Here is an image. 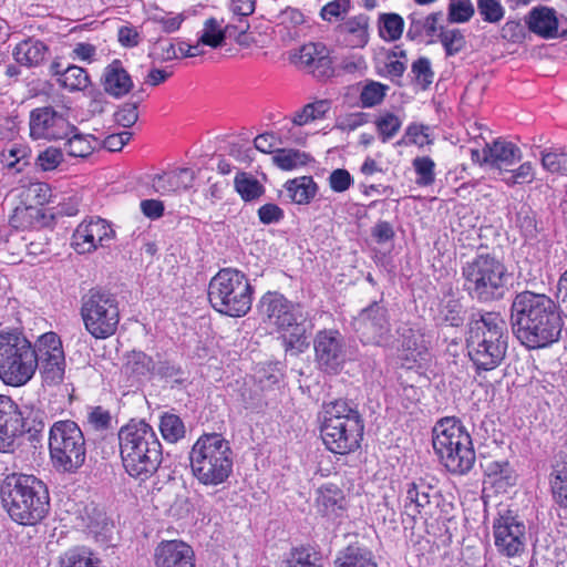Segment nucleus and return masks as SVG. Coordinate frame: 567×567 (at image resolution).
Listing matches in <instances>:
<instances>
[{
	"instance_id": "1",
	"label": "nucleus",
	"mask_w": 567,
	"mask_h": 567,
	"mask_svg": "<svg viewBox=\"0 0 567 567\" xmlns=\"http://www.w3.org/2000/svg\"><path fill=\"white\" fill-rule=\"evenodd\" d=\"M512 310L515 336L527 349H544L559 340L564 321L558 305L549 296L522 291L515 296Z\"/></svg>"
},
{
	"instance_id": "2",
	"label": "nucleus",
	"mask_w": 567,
	"mask_h": 567,
	"mask_svg": "<svg viewBox=\"0 0 567 567\" xmlns=\"http://www.w3.org/2000/svg\"><path fill=\"white\" fill-rule=\"evenodd\" d=\"M465 346L477 375L497 369L505 359L508 332L499 312L486 311L473 316L467 324Z\"/></svg>"
},
{
	"instance_id": "3",
	"label": "nucleus",
	"mask_w": 567,
	"mask_h": 567,
	"mask_svg": "<svg viewBox=\"0 0 567 567\" xmlns=\"http://www.w3.org/2000/svg\"><path fill=\"white\" fill-rule=\"evenodd\" d=\"M120 457L125 472L133 478L145 482L162 463V444L144 420H130L117 433Z\"/></svg>"
},
{
	"instance_id": "4",
	"label": "nucleus",
	"mask_w": 567,
	"mask_h": 567,
	"mask_svg": "<svg viewBox=\"0 0 567 567\" xmlns=\"http://www.w3.org/2000/svg\"><path fill=\"white\" fill-rule=\"evenodd\" d=\"M0 497L10 518L23 526L38 525L50 509L48 487L34 475H7L0 485Z\"/></svg>"
},
{
	"instance_id": "5",
	"label": "nucleus",
	"mask_w": 567,
	"mask_h": 567,
	"mask_svg": "<svg viewBox=\"0 0 567 567\" xmlns=\"http://www.w3.org/2000/svg\"><path fill=\"white\" fill-rule=\"evenodd\" d=\"M365 423L355 403L337 399L323 405L320 436L327 451L347 456L362 446Z\"/></svg>"
},
{
	"instance_id": "6",
	"label": "nucleus",
	"mask_w": 567,
	"mask_h": 567,
	"mask_svg": "<svg viewBox=\"0 0 567 567\" xmlns=\"http://www.w3.org/2000/svg\"><path fill=\"white\" fill-rule=\"evenodd\" d=\"M257 308L262 322L274 328L286 353L299 355L309 348L299 303L278 291H267L260 297Z\"/></svg>"
},
{
	"instance_id": "7",
	"label": "nucleus",
	"mask_w": 567,
	"mask_h": 567,
	"mask_svg": "<svg viewBox=\"0 0 567 567\" xmlns=\"http://www.w3.org/2000/svg\"><path fill=\"white\" fill-rule=\"evenodd\" d=\"M463 290L472 300L488 303L503 299L511 274L505 262L492 252H480L462 264Z\"/></svg>"
},
{
	"instance_id": "8",
	"label": "nucleus",
	"mask_w": 567,
	"mask_h": 567,
	"mask_svg": "<svg viewBox=\"0 0 567 567\" xmlns=\"http://www.w3.org/2000/svg\"><path fill=\"white\" fill-rule=\"evenodd\" d=\"M188 460L192 475L204 486L221 485L233 474V450L219 433L202 434L193 444Z\"/></svg>"
},
{
	"instance_id": "9",
	"label": "nucleus",
	"mask_w": 567,
	"mask_h": 567,
	"mask_svg": "<svg viewBox=\"0 0 567 567\" xmlns=\"http://www.w3.org/2000/svg\"><path fill=\"white\" fill-rule=\"evenodd\" d=\"M432 445L450 473L464 475L473 468L476 454L472 436L460 419H440L432 429Z\"/></svg>"
},
{
	"instance_id": "10",
	"label": "nucleus",
	"mask_w": 567,
	"mask_h": 567,
	"mask_svg": "<svg viewBox=\"0 0 567 567\" xmlns=\"http://www.w3.org/2000/svg\"><path fill=\"white\" fill-rule=\"evenodd\" d=\"M254 287L247 275L236 268H221L209 281L208 301L220 315L240 318L252 306Z\"/></svg>"
},
{
	"instance_id": "11",
	"label": "nucleus",
	"mask_w": 567,
	"mask_h": 567,
	"mask_svg": "<svg viewBox=\"0 0 567 567\" xmlns=\"http://www.w3.org/2000/svg\"><path fill=\"white\" fill-rule=\"evenodd\" d=\"M37 370V346L21 330L0 331V380L9 386H23Z\"/></svg>"
},
{
	"instance_id": "12",
	"label": "nucleus",
	"mask_w": 567,
	"mask_h": 567,
	"mask_svg": "<svg viewBox=\"0 0 567 567\" xmlns=\"http://www.w3.org/2000/svg\"><path fill=\"white\" fill-rule=\"evenodd\" d=\"M80 317L84 330L96 340L113 337L121 321L120 302L110 289L95 286L82 293Z\"/></svg>"
},
{
	"instance_id": "13",
	"label": "nucleus",
	"mask_w": 567,
	"mask_h": 567,
	"mask_svg": "<svg viewBox=\"0 0 567 567\" xmlns=\"http://www.w3.org/2000/svg\"><path fill=\"white\" fill-rule=\"evenodd\" d=\"M49 455L60 473H76L86 460V441L79 424L72 420L55 421L49 431Z\"/></svg>"
},
{
	"instance_id": "14",
	"label": "nucleus",
	"mask_w": 567,
	"mask_h": 567,
	"mask_svg": "<svg viewBox=\"0 0 567 567\" xmlns=\"http://www.w3.org/2000/svg\"><path fill=\"white\" fill-rule=\"evenodd\" d=\"M50 196L45 183H31L17 189L11 199L9 224L17 230H39L49 227L53 216L48 215L43 205Z\"/></svg>"
},
{
	"instance_id": "15",
	"label": "nucleus",
	"mask_w": 567,
	"mask_h": 567,
	"mask_svg": "<svg viewBox=\"0 0 567 567\" xmlns=\"http://www.w3.org/2000/svg\"><path fill=\"white\" fill-rule=\"evenodd\" d=\"M492 527L494 545L501 557L512 559L525 554L527 547L526 525L512 509L498 513Z\"/></svg>"
},
{
	"instance_id": "16",
	"label": "nucleus",
	"mask_w": 567,
	"mask_h": 567,
	"mask_svg": "<svg viewBox=\"0 0 567 567\" xmlns=\"http://www.w3.org/2000/svg\"><path fill=\"white\" fill-rule=\"evenodd\" d=\"M116 237L111 221L100 216L83 219L73 230L71 247L79 255H89L109 248Z\"/></svg>"
},
{
	"instance_id": "17",
	"label": "nucleus",
	"mask_w": 567,
	"mask_h": 567,
	"mask_svg": "<svg viewBox=\"0 0 567 567\" xmlns=\"http://www.w3.org/2000/svg\"><path fill=\"white\" fill-rule=\"evenodd\" d=\"M30 136L33 140H65L75 130L68 116L53 106L35 107L29 117Z\"/></svg>"
},
{
	"instance_id": "18",
	"label": "nucleus",
	"mask_w": 567,
	"mask_h": 567,
	"mask_svg": "<svg viewBox=\"0 0 567 567\" xmlns=\"http://www.w3.org/2000/svg\"><path fill=\"white\" fill-rule=\"evenodd\" d=\"M37 351L43 382L48 385L62 383L65 372V357L60 337L55 332L42 334L37 341Z\"/></svg>"
},
{
	"instance_id": "19",
	"label": "nucleus",
	"mask_w": 567,
	"mask_h": 567,
	"mask_svg": "<svg viewBox=\"0 0 567 567\" xmlns=\"http://www.w3.org/2000/svg\"><path fill=\"white\" fill-rule=\"evenodd\" d=\"M291 63L319 81L334 75L331 50L323 42H307L291 55Z\"/></svg>"
},
{
	"instance_id": "20",
	"label": "nucleus",
	"mask_w": 567,
	"mask_h": 567,
	"mask_svg": "<svg viewBox=\"0 0 567 567\" xmlns=\"http://www.w3.org/2000/svg\"><path fill=\"white\" fill-rule=\"evenodd\" d=\"M315 359L323 372L337 374L346 362L343 338L339 330L323 329L316 333L313 340Z\"/></svg>"
},
{
	"instance_id": "21",
	"label": "nucleus",
	"mask_w": 567,
	"mask_h": 567,
	"mask_svg": "<svg viewBox=\"0 0 567 567\" xmlns=\"http://www.w3.org/2000/svg\"><path fill=\"white\" fill-rule=\"evenodd\" d=\"M431 341L421 328H406L401 333L398 358L408 370L420 369L431 361Z\"/></svg>"
},
{
	"instance_id": "22",
	"label": "nucleus",
	"mask_w": 567,
	"mask_h": 567,
	"mask_svg": "<svg viewBox=\"0 0 567 567\" xmlns=\"http://www.w3.org/2000/svg\"><path fill=\"white\" fill-rule=\"evenodd\" d=\"M353 326L364 344L379 346L390 332L388 310L378 302H373L354 318Z\"/></svg>"
},
{
	"instance_id": "23",
	"label": "nucleus",
	"mask_w": 567,
	"mask_h": 567,
	"mask_svg": "<svg viewBox=\"0 0 567 567\" xmlns=\"http://www.w3.org/2000/svg\"><path fill=\"white\" fill-rule=\"evenodd\" d=\"M24 419L19 404L9 395L0 394V452L12 453L16 440L23 433Z\"/></svg>"
},
{
	"instance_id": "24",
	"label": "nucleus",
	"mask_w": 567,
	"mask_h": 567,
	"mask_svg": "<svg viewBox=\"0 0 567 567\" xmlns=\"http://www.w3.org/2000/svg\"><path fill=\"white\" fill-rule=\"evenodd\" d=\"M155 567H195V551L183 540H162L153 554Z\"/></svg>"
},
{
	"instance_id": "25",
	"label": "nucleus",
	"mask_w": 567,
	"mask_h": 567,
	"mask_svg": "<svg viewBox=\"0 0 567 567\" xmlns=\"http://www.w3.org/2000/svg\"><path fill=\"white\" fill-rule=\"evenodd\" d=\"M338 42L350 49H362L370 40V17L358 13L342 20L334 29Z\"/></svg>"
},
{
	"instance_id": "26",
	"label": "nucleus",
	"mask_w": 567,
	"mask_h": 567,
	"mask_svg": "<svg viewBox=\"0 0 567 567\" xmlns=\"http://www.w3.org/2000/svg\"><path fill=\"white\" fill-rule=\"evenodd\" d=\"M525 23L532 33L545 40L567 37V27L559 32L557 11L551 7L532 8L525 17Z\"/></svg>"
},
{
	"instance_id": "27",
	"label": "nucleus",
	"mask_w": 567,
	"mask_h": 567,
	"mask_svg": "<svg viewBox=\"0 0 567 567\" xmlns=\"http://www.w3.org/2000/svg\"><path fill=\"white\" fill-rule=\"evenodd\" d=\"M50 73L58 84L69 92L84 91L91 85L87 71L75 64L64 65L59 58L50 64Z\"/></svg>"
},
{
	"instance_id": "28",
	"label": "nucleus",
	"mask_w": 567,
	"mask_h": 567,
	"mask_svg": "<svg viewBox=\"0 0 567 567\" xmlns=\"http://www.w3.org/2000/svg\"><path fill=\"white\" fill-rule=\"evenodd\" d=\"M194 173L189 168H181L157 174L152 178V188L162 196H171L187 190L193 186Z\"/></svg>"
},
{
	"instance_id": "29",
	"label": "nucleus",
	"mask_w": 567,
	"mask_h": 567,
	"mask_svg": "<svg viewBox=\"0 0 567 567\" xmlns=\"http://www.w3.org/2000/svg\"><path fill=\"white\" fill-rule=\"evenodd\" d=\"M347 506L346 494L337 484L327 483L317 489L316 507L322 516L339 517Z\"/></svg>"
},
{
	"instance_id": "30",
	"label": "nucleus",
	"mask_w": 567,
	"mask_h": 567,
	"mask_svg": "<svg viewBox=\"0 0 567 567\" xmlns=\"http://www.w3.org/2000/svg\"><path fill=\"white\" fill-rule=\"evenodd\" d=\"M49 52V47L41 40L27 38L12 50L14 61L23 66L33 68L40 65Z\"/></svg>"
},
{
	"instance_id": "31",
	"label": "nucleus",
	"mask_w": 567,
	"mask_h": 567,
	"mask_svg": "<svg viewBox=\"0 0 567 567\" xmlns=\"http://www.w3.org/2000/svg\"><path fill=\"white\" fill-rule=\"evenodd\" d=\"M549 488L554 503L567 509V453L560 452L551 464Z\"/></svg>"
},
{
	"instance_id": "32",
	"label": "nucleus",
	"mask_w": 567,
	"mask_h": 567,
	"mask_svg": "<svg viewBox=\"0 0 567 567\" xmlns=\"http://www.w3.org/2000/svg\"><path fill=\"white\" fill-rule=\"evenodd\" d=\"M287 197L296 205H309L318 194L319 186L312 176H299L284 184Z\"/></svg>"
},
{
	"instance_id": "33",
	"label": "nucleus",
	"mask_w": 567,
	"mask_h": 567,
	"mask_svg": "<svg viewBox=\"0 0 567 567\" xmlns=\"http://www.w3.org/2000/svg\"><path fill=\"white\" fill-rule=\"evenodd\" d=\"M133 87V82L123 68L120 60H114L106 69L104 73V89L107 93L115 97H121L127 94Z\"/></svg>"
},
{
	"instance_id": "34",
	"label": "nucleus",
	"mask_w": 567,
	"mask_h": 567,
	"mask_svg": "<svg viewBox=\"0 0 567 567\" xmlns=\"http://www.w3.org/2000/svg\"><path fill=\"white\" fill-rule=\"evenodd\" d=\"M54 567H103L102 560L86 546H73L61 553Z\"/></svg>"
},
{
	"instance_id": "35",
	"label": "nucleus",
	"mask_w": 567,
	"mask_h": 567,
	"mask_svg": "<svg viewBox=\"0 0 567 567\" xmlns=\"http://www.w3.org/2000/svg\"><path fill=\"white\" fill-rule=\"evenodd\" d=\"M125 374L136 381L148 379L155 371L154 359L141 350L126 353L123 364Z\"/></svg>"
},
{
	"instance_id": "36",
	"label": "nucleus",
	"mask_w": 567,
	"mask_h": 567,
	"mask_svg": "<svg viewBox=\"0 0 567 567\" xmlns=\"http://www.w3.org/2000/svg\"><path fill=\"white\" fill-rule=\"evenodd\" d=\"M487 152L491 156V165L499 169H506V167L522 158L520 148L516 144L502 140H496L491 144L488 143Z\"/></svg>"
},
{
	"instance_id": "37",
	"label": "nucleus",
	"mask_w": 567,
	"mask_h": 567,
	"mask_svg": "<svg viewBox=\"0 0 567 567\" xmlns=\"http://www.w3.org/2000/svg\"><path fill=\"white\" fill-rule=\"evenodd\" d=\"M442 12H432L422 20H412L408 35L411 39L424 38L427 43H436L441 37V30L445 28L440 23Z\"/></svg>"
},
{
	"instance_id": "38",
	"label": "nucleus",
	"mask_w": 567,
	"mask_h": 567,
	"mask_svg": "<svg viewBox=\"0 0 567 567\" xmlns=\"http://www.w3.org/2000/svg\"><path fill=\"white\" fill-rule=\"evenodd\" d=\"M99 145L97 138L92 134H84L75 130L70 133L64 143V151L71 157L87 158Z\"/></svg>"
},
{
	"instance_id": "39",
	"label": "nucleus",
	"mask_w": 567,
	"mask_h": 567,
	"mask_svg": "<svg viewBox=\"0 0 567 567\" xmlns=\"http://www.w3.org/2000/svg\"><path fill=\"white\" fill-rule=\"evenodd\" d=\"M389 89V85L374 80H365L363 82L358 83V105L361 109H372L380 105L384 101Z\"/></svg>"
},
{
	"instance_id": "40",
	"label": "nucleus",
	"mask_w": 567,
	"mask_h": 567,
	"mask_svg": "<svg viewBox=\"0 0 567 567\" xmlns=\"http://www.w3.org/2000/svg\"><path fill=\"white\" fill-rule=\"evenodd\" d=\"M404 19L395 12H383L378 18V31L382 40L394 42L401 39L404 31Z\"/></svg>"
},
{
	"instance_id": "41",
	"label": "nucleus",
	"mask_w": 567,
	"mask_h": 567,
	"mask_svg": "<svg viewBox=\"0 0 567 567\" xmlns=\"http://www.w3.org/2000/svg\"><path fill=\"white\" fill-rule=\"evenodd\" d=\"M331 110V101L328 99L317 100L306 104L299 111L295 112L291 121L295 125L303 126L313 121L322 120Z\"/></svg>"
},
{
	"instance_id": "42",
	"label": "nucleus",
	"mask_w": 567,
	"mask_h": 567,
	"mask_svg": "<svg viewBox=\"0 0 567 567\" xmlns=\"http://www.w3.org/2000/svg\"><path fill=\"white\" fill-rule=\"evenodd\" d=\"M334 567H378V564L371 550L349 546L342 556L337 558Z\"/></svg>"
},
{
	"instance_id": "43",
	"label": "nucleus",
	"mask_w": 567,
	"mask_h": 567,
	"mask_svg": "<svg viewBox=\"0 0 567 567\" xmlns=\"http://www.w3.org/2000/svg\"><path fill=\"white\" fill-rule=\"evenodd\" d=\"M540 164L546 172L567 177V152L563 147L544 148Z\"/></svg>"
},
{
	"instance_id": "44",
	"label": "nucleus",
	"mask_w": 567,
	"mask_h": 567,
	"mask_svg": "<svg viewBox=\"0 0 567 567\" xmlns=\"http://www.w3.org/2000/svg\"><path fill=\"white\" fill-rule=\"evenodd\" d=\"M159 432L167 443H176L184 439L186 429L183 420L174 413L165 412L159 417Z\"/></svg>"
},
{
	"instance_id": "45",
	"label": "nucleus",
	"mask_w": 567,
	"mask_h": 567,
	"mask_svg": "<svg viewBox=\"0 0 567 567\" xmlns=\"http://www.w3.org/2000/svg\"><path fill=\"white\" fill-rule=\"evenodd\" d=\"M234 186L245 202L255 200L265 193V188L259 181L245 172L236 174Z\"/></svg>"
},
{
	"instance_id": "46",
	"label": "nucleus",
	"mask_w": 567,
	"mask_h": 567,
	"mask_svg": "<svg viewBox=\"0 0 567 567\" xmlns=\"http://www.w3.org/2000/svg\"><path fill=\"white\" fill-rule=\"evenodd\" d=\"M430 504V496L424 491H420L415 483H411L406 489L404 503V513L413 520L422 514V511Z\"/></svg>"
},
{
	"instance_id": "47",
	"label": "nucleus",
	"mask_w": 567,
	"mask_h": 567,
	"mask_svg": "<svg viewBox=\"0 0 567 567\" xmlns=\"http://www.w3.org/2000/svg\"><path fill=\"white\" fill-rule=\"evenodd\" d=\"M309 156L298 150L280 148L272 156L274 164L282 171H292L308 163Z\"/></svg>"
},
{
	"instance_id": "48",
	"label": "nucleus",
	"mask_w": 567,
	"mask_h": 567,
	"mask_svg": "<svg viewBox=\"0 0 567 567\" xmlns=\"http://www.w3.org/2000/svg\"><path fill=\"white\" fill-rule=\"evenodd\" d=\"M286 567H322V564L316 550L309 546H299L291 548Z\"/></svg>"
},
{
	"instance_id": "49",
	"label": "nucleus",
	"mask_w": 567,
	"mask_h": 567,
	"mask_svg": "<svg viewBox=\"0 0 567 567\" xmlns=\"http://www.w3.org/2000/svg\"><path fill=\"white\" fill-rule=\"evenodd\" d=\"M256 0H228L227 8L231 13L233 19H236L240 24L234 27L240 34H245L249 30V24L245 19L251 16L256 10Z\"/></svg>"
},
{
	"instance_id": "50",
	"label": "nucleus",
	"mask_w": 567,
	"mask_h": 567,
	"mask_svg": "<svg viewBox=\"0 0 567 567\" xmlns=\"http://www.w3.org/2000/svg\"><path fill=\"white\" fill-rule=\"evenodd\" d=\"M435 162L427 155L416 156L412 161V167L416 175L415 184L420 187H427L435 182Z\"/></svg>"
},
{
	"instance_id": "51",
	"label": "nucleus",
	"mask_w": 567,
	"mask_h": 567,
	"mask_svg": "<svg viewBox=\"0 0 567 567\" xmlns=\"http://www.w3.org/2000/svg\"><path fill=\"white\" fill-rule=\"evenodd\" d=\"M231 25L227 24L223 30L215 18H209L204 22L203 33L199 37V43L210 48H218L225 42V33Z\"/></svg>"
},
{
	"instance_id": "52",
	"label": "nucleus",
	"mask_w": 567,
	"mask_h": 567,
	"mask_svg": "<svg viewBox=\"0 0 567 567\" xmlns=\"http://www.w3.org/2000/svg\"><path fill=\"white\" fill-rule=\"evenodd\" d=\"M374 125L380 140L386 143L400 132L402 121L394 113L384 112L375 118Z\"/></svg>"
},
{
	"instance_id": "53",
	"label": "nucleus",
	"mask_w": 567,
	"mask_h": 567,
	"mask_svg": "<svg viewBox=\"0 0 567 567\" xmlns=\"http://www.w3.org/2000/svg\"><path fill=\"white\" fill-rule=\"evenodd\" d=\"M437 42H441L443 45L446 56L460 53L466 44L463 32L456 28L441 30V37Z\"/></svg>"
},
{
	"instance_id": "54",
	"label": "nucleus",
	"mask_w": 567,
	"mask_h": 567,
	"mask_svg": "<svg viewBox=\"0 0 567 567\" xmlns=\"http://www.w3.org/2000/svg\"><path fill=\"white\" fill-rule=\"evenodd\" d=\"M443 322L451 327H460L464 322V308L458 299H449L443 302L439 311Z\"/></svg>"
},
{
	"instance_id": "55",
	"label": "nucleus",
	"mask_w": 567,
	"mask_h": 567,
	"mask_svg": "<svg viewBox=\"0 0 567 567\" xmlns=\"http://www.w3.org/2000/svg\"><path fill=\"white\" fill-rule=\"evenodd\" d=\"M411 73L415 83L422 90H426L433 83L434 72L431 66V61L426 56H420L413 61L411 65Z\"/></svg>"
},
{
	"instance_id": "56",
	"label": "nucleus",
	"mask_w": 567,
	"mask_h": 567,
	"mask_svg": "<svg viewBox=\"0 0 567 567\" xmlns=\"http://www.w3.org/2000/svg\"><path fill=\"white\" fill-rule=\"evenodd\" d=\"M475 13L471 0H450L447 8L449 21L453 23H465L470 21Z\"/></svg>"
},
{
	"instance_id": "57",
	"label": "nucleus",
	"mask_w": 567,
	"mask_h": 567,
	"mask_svg": "<svg viewBox=\"0 0 567 567\" xmlns=\"http://www.w3.org/2000/svg\"><path fill=\"white\" fill-rule=\"evenodd\" d=\"M478 13L484 22L498 23L505 16L501 0H476Z\"/></svg>"
},
{
	"instance_id": "58",
	"label": "nucleus",
	"mask_w": 567,
	"mask_h": 567,
	"mask_svg": "<svg viewBox=\"0 0 567 567\" xmlns=\"http://www.w3.org/2000/svg\"><path fill=\"white\" fill-rule=\"evenodd\" d=\"M535 179L534 165L530 162L520 164L517 168L509 171V175L503 182L512 187L517 184H530Z\"/></svg>"
},
{
	"instance_id": "59",
	"label": "nucleus",
	"mask_w": 567,
	"mask_h": 567,
	"mask_svg": "<svg viewBox=\"0 0 567 567\" xmlns=\"http://www.w3.org/2000/svg\"><path fill=\"white\" fill-rule=\"evenodd\" d=\"M86 419L94 431L103 432L112 429L111 412L101 405L91 408Z\"/></svg>"
},
{
	"instance_id": "60",
	"label": "nucleus",
	"mask_w": 567,
	"mask_h": 567,
	"mask_svg": "<svg viewBox=\"0 0 567 567\" xmlns=\"http://www.w3.org/2000/svg\"><path fill=\"white\" fill-rule=\"evenodd\" d=\"M501 37L509 43L519 44L526 39V30L519 20H507L501 29Z\"/></svg>"
},
{
	"instance_id": "61",
	"label": "nucleus",
	"mask_w": 567,
	"mask_h": 567,
	"mask_svg": "<svg viewBox=\"0 0 567 567\" xmlns=\"http://www.w3.org/2000/svg\"><path fill=\"white\" fill-rule=\"evenodd\" d=\"M138 102H126L114 113L115 122L125 127H132L138 120Z\"/></svg>"
},
{
	"instance_id": "62",
	"label": "nucleus",
	"mask_w": 567,
	"mask_h": 567,
	"mask_svg": "<svg viewBox=\"0 0 567 567\" xmlns=\"http://www.w3.org/2000/svg\"><path fill=\"white\" fill-rule=\"evenodd\" d=\"M351 7V0H332L326 3L320 10V17L323 21L332 22L342 14H346Z\"/></svg>"
},
{
	"instance_id": "63",
	"label": "nucleus",
	"mask_w": 567,
	"mask_h": 567,
	"mask_svg": "<svg viewBox=\"0 0 567 567\" xmlns=\"http://www.w3.org/2000/svg\"><path fill=\"white\" fill-rule=\"evenodd\" d=\"M401 143L414 144L423 147L430 144L427 126L417 123H411L406 130Z\"/></svg>"
},
{
	"instance_id": "64",
	"label": "nucleus",
	"mask_w": 567,
	"mask_h": 567,
	"mask_svg": "<svg viewBox=\"0 0 567 567\" xmlns=\"http://www.w3.org/2000/svg\"><path fill=\"white\" fill-rule=\"evenodd\" d=\"M484 473L493 484L508 481L511 478L509 463L507 461H489L484 467Z\"/></svg>"
}]
</instances>
